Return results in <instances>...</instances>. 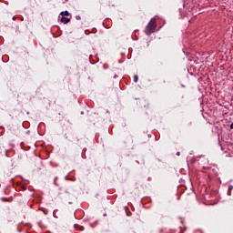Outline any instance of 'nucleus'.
<instances>
[{"label": "nucleus", "mask_w": 233, "mask_h": 233, "mask_svg": "<svg viewBox=\"0 0 233 233\" xmlns=\"http://www.w3.org/2000/svg\"><path fill=\"white\" fill-rule=\"evenodd\" d=\"M229 188H232V186H229Z\"/></svg>", "instance_id": "11"}, {"label": "nucleus", "mask_w": 233, "mask_h": 233, "mask_svg": "<svg viewBox=\"0 0 233 233\" xmlns=\"http://www.w3.org/2000/svg\"><path fill=\"white\" fill-rule=\"evenodd\" d=\"M56 213H57V210H54L53 211V215H54L55 218H57V214Z\"/></svg>", "instance_id": "8"}, {"label": "nucleus", "mask_w": 233, "mask_h": 233, "mask_svg": "<svg viewBox=\"0 0 233 233\" xmlns=\"http://www.w3.org/2000/svg\"><path fill=\"white\" fill-rule=\"evenodd\" d=\"M177 156H181V153H179V152H177Z\"/></svg>", "instance_id": "10"}, {"label": "nucleus", "mask_w": 233, "mask_h": 233, "mask_svg": "<svg viewBox=\"0 0 233 233\" xmlns=\"http://www.w3.org/2000/svg\"><path fill=\"white\" fill-rule=\"evenodd\" d=\"M60 15H62V17H68L70 16V13L68 11H63L60 13Z\"/></svg>", "instance_id": "4"}, {"label": "nucleus", "mask_w": 233, "mask_h": 233, "mask_svg": "<svg viewBox=\"0 0 233 233\" xmlns=\"http://www.w3.org/2000/svg\"><path fill=\"white\" fill-rule=\"evenodd\" d=\"M61 201L62 205L66 207L67 205H72V203L76 201V197H74V195L71 193L66 192L62 194Z\"/></svg>", "instance_id": "1"}, {"label": "nucleus", "mask_w": 233, "mask_h": 233, "mask_svg": "<svg viewBox=\"0 0 233 233\" xmlns=\"http://www.w3.org/2000/svg\"><path fill=\"white\" fill-rule=\"evenodd\" d=\"M133 79H134V82H135V83H137V81H139V76H138L137 75H135V76H133Z\"/></svg>", "instance_id": "5"}, {"label": "nucleus", "mask_w": 233, "mask_h": 233, "mask_svg": "<svg viewBox=\"0 0 233 233\" xmlns=\"http://www.w3.org/2000/svg\"><path fill=\"white\" fill-rule=\"evenodd\" d=\"M71 19H72V15H70V17L62 16L60 18V22L64 23V25H68V23H70Z\"/></svg>", "instance_id": "3"}, {"label": "nucleus", "mask_w": 233, "mask_h": 233, "mask_svg": "<svg viewBox=\"0 0 233 233\" xmlns=\"http://www.w3.org/2000/svg\"><path fill=\"white\" fill-rule=\"evenodd\" d=\"M51 167H58L57 163H55L53 161L50 162Z\"/></svg>", "instance_id": "7"}, {"label": "nucleus", "mask_w": 233, "mask_h": 233, "mask_svg": "<svg viewBox=\"0 0 233 233\" xmlns=\"http://www.w3.org/2000/svg\"><path fill=\"white\" fill-rule=\"evenodd\" d=\"M57 179H58L57 177H56L54 178V185H55V187H59V185L57 184Z\"/></svg>", "instance_id": "6"}, {"label": "nucleus", "mask_w": 233, "mask_h": 233, "mask_svg": "<svg viewBox=\"0 0 233 233\" xmlns=\"http://www.w3.org/2000/svg\"><path fill=\"white\" fill-rule=\"evenodd\" d=\"M157 26V25H156V18H152L146 26L145 34L147 35H151L156 31Z\"/></svg>", "instance_id": "2"}, {"label": "nucleus", "mask_w": 233, "mask_h": 233, "mask_svg": "<svg viewBox=\"0 0 233 233\" xmlns=\"http://www.w3.org/2000/svg\"><path fill=\"white\" fill-rule=\"evenodd\" d=\"M2 201L6 202V201H8V199H7V198H2Z\"/></svg>", "instance_id": "9"}]
</instances>
